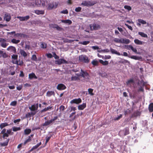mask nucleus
<instances>
[{
  "instance_id": "nucleus-1",
  "label": "nucleus",
  "mask_w": 153,
  "mask_h": 153,
  "mask_svg": "<svg viewBox=\"0 0 153 153\" xmlns=\"http://www.w3.org/2000/svg\"><path fill=\"white\" fill-rule=\"evenodd\" d=\"M79 60L81 62L88 63L89 62V59L88 57L85 55H82L79 56Z\"/></svg>"
},
{
  "instance_id": "nucleus-2",
  "label": "nucleus",
  "mask_w": 153,
  "mask_h": 153,
  "mask_svg": "<svg viewBox=\"0 0 153 153\" xmlns=\"http://www.w3.org/2000/svg\"><path fill=\"white\" fill-rule=\"evenodd\" d=\"M79 76L83 77L86 81H88L89 78V76L88 73L85 71H83L82 69L81 70V72L80 74H79Z\"/></svg>"
},
{
  "instance_id": "nucleus-3",
  "label": "nucleus",
  "mask_w": 153,
  "mask_h": 153,
  "mask_svg": "<svg viewBox=\"0 0 153 153\" xmlns=\"http://www.w3.org/2000/svg\"><path fill=\"white\" fill-rule=\"evenodd\" d=\"M96 3V2L95 1H84L82 3V4L84 6L88 7L92 6Z\"/></svg>"
},
{
  "instance_id": "nucleus-4",
  "label": "nucleus",
  "mask_w": 153,
  "mask_h": 153,
  "mask_svg": "<svg viewBox=\"0 0 153 153\" xmlns=\"http://www.w3.org/2000/svg\"><path fill=\"white\" fill-rule=\"evenodd\" d=\"M90 27L91 30H97L100 28V26L98 24L94 23L90 25Z\"/></svg>"
},
{
  "instance_id": "nucleus-5",
  "label": "nucleus",
  "mask_w": 153,
  "mask_h": 153,
  "mask_svg": "<svg viewBox=\"0 0 153 153\" xmlns=\"http://www.w3.org/2000/svg\"><path fill=\"white\" fill-rule=\"evenodd\" d=\"M57 119V117H54L53 118L51 119V120L45 121L43 124V126H47L50 124L52 123L55 120Z\"/></svg>"
},
{
  "instance_id": "nucleus-6",
  "label": "nucleus",
  "mask_w": 153,
  "mask_h": 153,
  "mask_svg": "<svg viewBox=\"0 0 153 153\" xmlns=\"http://www.w3.org/2000/svg\"><path fill=\"white\" fill-rule=\"evenodd\" d=\"M58 5V4L56 2H52L49 3L48 9L49 10H51L53 8H56Z\"/></svg>"
},
{
  "instance_id": "nucleus-7",
  "label": "nucleus",
  "mask_w": 153,
  "mask_h": 153,
  "mask_svg": "<svg viewBox=\"0 0 153 153\" xmlns=\"http://www.w3.org/2000/svg\"><path fill=\"white\" fill-rule=\"evenodd\" d=\"M7 41L5 39L0 38V42L1 46L4 48H5L8 45V44L6 42Z\"/></svg>"
},
{
  "instance_id": "nucleus-8",
  "label": "nucleus",
  "mask_w": 153,
  "mask_h": 153,
  "mask_svg": "<svg viewBox=\"0 0 153 153\" xmlns=\"http://www.w3.org/2000/svg\"><path fill=\"white\" fill-rule=\"evenodd\" d=\"M55 64L58 65H60L63 63L66 64L68 63L67 61L63 59H59L55 61Z\"/></svg>"
},
{
  "instance_id": "nucleus-9",
  "label": "nucleus",
  "mask_w": 153,
  "mask_h": 153,
  "mask_svg": "<svg viewBox=\"0 0 153 153\" xmlns=\"http://www.w3.org/2000/svg\"><path fill=\"white\" fill-rule=\"evenodd\" d=\"M82 102L81 99L80 98L78 99H75L72 100L70 101V103H75L76 104H79Z\"/></svg>"
},
{
  "instance_id": "nucleus-10",
  "label": "nucleus",
  "mask_w": 153,
  "mask_h": 153,
  "mask_svg": "<svg viewBox=\"0 0 153 153\" xmlns=\"http://www.w3.org/2000/svg\"><path fill=\"white\" fill-rule=\"evenodd\" d=\"M19 53H18L20 54L22 56H23L25 58L27 56V54L24 50L20 49L19 50Z\"/></svg>"
},
{
  "instance_id": "nucleus-11",
  "label": "nucleus",
  "mask_w": 153,
  "mask_h": 153,
  "mask_svg": "<svg viewBox=\"0 0 153 153\" xmlns=\"http://www.w3.org/2000/svg\"><path fill=\"white\" fill-rule=\"evenodd\" d=\"M38 108V104L33 105L29 107V109L31 111H35L37 110Z\"/></svg>"
},
{
  "instance_id": "nucleus-12",
  "label": "nucleus",
  "mask_w": 153,
  "mask_h": 153,
  "mask_svg": "<svg viewBox=\"0 0 153 153\" xmlns=\"http://www.w3.org/2000/svg\"><path fill=\"white\" fill-rule=\"evenodd\" d=\"M66 88V87L62 84H60L58 85L57 88L59 90H63Z\"/></svg>"
},
{
  "instance_id": "nucleus-13",
  "label": "nucleus",
  "mask_w": 153,
  "mask_h": 153,
  "mask_svg": "<svg viewBox=\"0 0 153 153\" xmlns=\"http://www.w3.org/2000/svg\"><path fill=\"white\" fill-rule=\"evenodd\" d=\"M11 17L9 13H6L5 14L4 16V19L7 22L9 21Z\"/></svg>"
},
{
  "instance_id": "nucleus-14",
  "label": "nucleus",
  "mask_w": 153,
  "mask_h": 153,
  "mask_svg": "<svg viewBox=\"0 0 153 153\" xmlns=\"http://www.w3.org/2000/svg\"><path fill=\"white\" fill-rule=\"evenodd\" d=\"M7 50L11 52H12L14 53L16 52V49L14 47L10 46L7 48Z\"/></svg>"
},
{
  "instance_id": "nucleus-15",
  "label": "nucleus",
  "mask_w": 153,
  "mask_h": 153,
  "mask_svg": "<svg viewBox=\"0 0 153 153\" xmlns=\"http://www.w3.org/2000/svg\"><path fill=\"white\" fill-rule=\"evenodd\" d=\"M17 18L19 19L20 21H26L29 19L30 16H27L24 17L17 16Z\"/></svg>"
},
{
  "instance_id": "nucleus-16",
  "label": "nucleus",
  "mask_w": 153,
  "mask_h": 153,
  "mask_svg": "<svg viewBox=\"0 0 153 153\" xmlns=\"http://www.w3.org/2000/svg\"><path fill=\"white\" fill-rule=\"evenodd\" d=\"M6 129L4 128L2 130L1 132V134H3L2 137L4 139L5 137H8V135L6 133Z\"/></svg>"
},
{
  "instance_id": "nucleus-17",
  "label": "nucleus",
  "mask_w": 153,
  "mask_h": 153,
  "mask_svg": "<svg viewBox=\"0 0 153 153\" xmlns=\"http://www.w3.org/2000/svg\"><path fill=\"white\" fill-rule=\"evenodd\" d=\"M86 107V104L85 103H83L82 104L79 105L78 107V108L79 110H82Z\"/></svg>"
},
{
  "instance_id": "nucleus-18",
  "label": "nucleus",
  "mask_w": 153,
  "mask_h": 153,
  "mask_svg": "<svg viewBox=\"0 0 153 153\" xmlns=\"http://www.w3.org/2000/svg\"><path fill=\"white\" fill-rule=\"evenodd\" d=\"M76 76H72L71 78V80L72 81H76L78 80L79 79V74H76Z\"/></svg>"
},
{
  "instance_id": "nucleus-19",
  "label": "nucleus",
  "mask_w": 153,
  "mask_h": 153,
  "mask_svg": "<svg viewBox=\"0 0 153 153\" xmlns=\"http://www.w3.org/2000/svg\"><path fill=\"white\" fill-rule=\"evenodd\" d=\"M129 57L136 60H140L142 59V57L141 56H129Z\"/></svg>"
},
{
  "instance_id": "nucleus-20",
  "label": "nucleus",
  "mask_w": 153,
  "mask_h": 153,
  "mask_svg": "<svg viewBox=\"0 0 153 153\" xmlns=\"http://www.w3.org/2000/svg\"><path fill=\"white\" fill-rule=\"evenodd\" d=\"M110 51L112 54H115L119 56L121 55V54L119 52H118L117 51L111 48H110Z\"/></svg>"
},
{
  "instance_id": "nucleus-21",
  "label": "nucleus",
  "mask_w": 153,
  "mask_h": 153,
  "mask_svg": "<svg viewBox=\"0 0 153 153\" xmlns=\"http://www.w3.org/2000/svg\"><path fill=\"white\" fill-rule=\"evenodd\" d=\"M130 40L127 39H121V43L128 44L129 43Z\"/></svg>"
},
{
  "instance_id": "nucleus-22",
  "label": "nucleus",
  "mask_w": 153,
  "mask_h": 153,
  "mask_svg": "<svg viewBox=\"0 0 153 153\" xmlns=\"http://www.w3.org/2000/svg\"><path fill=\"white\" fill-rule=\"evenodd\" d=\"M54 92L53 91H48L46 94V95L48 97H50L52 95H54Z\"/></svg>"
},
{
  "instance_id": "nucleus-23",
  "label": "nucleus",
  "mask_w": 153,
  "mask_h": 153,
  "mask_svg": "<svg viewBox=\"0 0 153 153\" xmlns=\"http://www.w3.org/2000/svg\"><path fill=\"white\" fill-rule=\"evenodd\" d=\"M34 12L38 15L43 14L44 13V11L42 10H34Z\"/></svg>"
},
{
  "instance_id": "nucleus-24",
  "label": "nucleus",
  "mask_w": 153,
  "mask_h": 153,
  "mask_svg": "<svg viewBox=\"0 0 153 153\" xmlns=\"http://www.w3.org/2000/svg\"><path fill=\"white\" fill-rule=\"evenodd\" d=\"M29 78L30 79H32L33 78L37 79V77L33 73H32L29 74Z\"/></svg>"
},
{
  "instance_id": "nucleus-25",
  "label": "nucleus",
  "mask_w": 153,
  "mask_h": 153,
  "mask_svg": "<svg viewBox=\"0 0 153 153\" xmlns=\"http://www.w3.org/2000/svg\"><path fill=\"white\" fill-rule=\"evenodd\" d=\"M135 43L137 45H142L143 44V42L138 39H135L134 40Z\"/></svg>"
},
{
  "instance_id": "nucleus-26",
  "label": "nucleus",
  "mask_w": 153,
  "mask_h": 153,
  "mask_svg": "<svg viewBox=\"0 0 153 153\" xmlns=\"http://www.w3.org/2000/svg\"><path fill=\"white\" fill-rule=\"evenodd\" d=\"M47 1L46 0H42L41 4H40L41 7H44L47 4Z\"/></svg>"
},
{
  "instance_id": "nucleus-27",
  "label": "nucleus",
  "mask_w": 153,
  "mask_h": 153,
  "mask_svg": "<svg viewBox=\"0 0 153 153\" xmlns=\"http://www.w3.org/2000/svg\"><path fill=\"white\" fill-rule=\"evenodd\" d=\"M61 22H62L66 24H68L69 25H70L72 23L71 21L69 19L66 20H61Z\"/></svg>"
},
{
  "instance_id": "nucleus-28",
  "label": "nucleus",
  "mask_w": 153,
  "mask_h": 153,
  "mask_svg": "<svg viewBox=\"0 0 153 153\" xmlns=\"http://www.w3.org/2000/svg\"><path fill=\"white\" fill-rule=\"evenodd\" d=\"M99 62L104 65H106L108 64V62L107 61H104L100 59L99 61Z\"/></svg>"
},
{
  "instance_id": "nucleus-29",
  "label": "nucleus",
  "mask_w": 153,
  "mask_h": 153,
  "mask_svg": "<svg viewBox=\"0 0 153 153\" xmlns=\"http://www.w3.org/2000/svg\"><path fill=\"white\" fill-rule=\"evenodd\" d=\"M134 83V81L133 79H131L128 80L127 82V84L128 85L130 86L131 84H133Z\"/></svg>"
},
{
  "instance_id": "nucleus-30",
  "label": "nucleus",
  "mask_w": 153,
  "mask_h": 153,
  "mask_svg": "<svg viewBox=\"0 0 153 153\" xmlns=\"http://www.w3.org/2000/svg\"><path fill=\"white\" fill-rule=\"evenodd\" d=\"M15 37L19 38H22L24 37V34L21 33H17L14 35Z\"/></svg>"
},
{
  "instance_id": "nucleus-31",
  "label": "nucleus",
  "mask_w": 153,
  "mask_h": 153,
  "mask_svg": "<svg viewBox=\"0 0 153 153\" xmlns=\"http://www.w3.org/2000/svg\"><path fill=\"white\" fill-rule=\"evenodd\" d=\"M138 34L142 37L146 38H147L148 37L147 35L146 34L142 32H139Z\"/></svg>"
},
{
  "instance_id": "nucleus-32",
  "label": "nucleus",
  "mask_w": 153,
  "mask_h": 153,
  "mask_svg": "<svg viewBox=\"0 0 153 153\" xmlns=\"http://www.w3.org/2000/svg\"><path fill=\"white\" fill-rule=\"evenodd\" d=\"M35 1H33L32 2H28L27 4L28 6H31L33 7H35Z\"/></svg>"
},
{
  "instance_id": "nucleus-33",
  "label": "nucleus",
  "mask_w": 153,
  "mask_h": 153,
  "mask_svg": "<svg viewBox=\"0 0 153 153\" xmlns=\"http://www.w3.org/2000/svg\"><path fill=\"white\" fill-rule=\"evenodd\" d=\"M8 125H9L7 123H2L0 125V128L1 129H2L3 128Z\"/></svg>"
},
{
  "instance_id": "nucleus-34",
  "label": "nucleus",
  "mask_w": 153,
  "mask_h": 153,
  "mask_svg": "<svg viewBox=\"0 0 153 153\" xmlns=\"http://www.w3.org/2000/svg\"><path fill=\"white\" fill-rule=\"evenodd\" d=\"M20 40H16V39H13L11 40V42L13 43L17 44L19 43Z\"/></svg>"
},
{
  "instance_id": "nucleus-35",
  "label": "nucleus",
  "mask_w": 153,
  "mask_h": 153,
  "mask_svg": "<svg viewBox=\"0 0 153 153\" xmlns=\"http://www.w3.org/2000/svg\"><path fill=\"white\" fill-rule=\"evenodd\" d=\"M31 131V130L30 129H26L24 131V133L25 134H28L30 133Z\"/></svg>"
},
{
  "instance_id": "nucleus-36",
  "label": "nucleus",
  "mask_w": 153,
  "mask_h": 153,
  "mask_svg": "<svg viewBox=\"0 0 153 153\" xmlns=\"http://www.w3.org/2000/svg\"><path fill=\"white\" fill-rule=\"evenodd\" d=\"M41 2V0H36L35 1V7H38L40 6V4L39 2Z\"/></svg>"
},
{
  "instance_id": "nucleus-37",
  "label": "nucleus",
  "mask_w": 153,
  "mask_h": 153,
  "mask_svg": "<svg viewBox=\"0 0 153 153\" xmlns=\"http://www.w3.org/2000/svg\"><path fill=\"white\" fill-rule=\"evenodd\" d=\"M149 109L150 112H152L153 111V103H151L149 105Z\"/></svg>"
},
{
  "instance_id": "nucleus-38",
  "label": "nucleus",
  "mask_w": 153,
  "mask_h": 153,
  "mask_svg": "<svg viewBox=\"0 0 153 153\" xmlns=\"http://www.w3.org/2000/svg\"><path fill=\"white\" fill-rule=\"evenodd\" d=\"M137 21L139 22L143 25L146 24L147 23L146 21L141 19H138Z\"/></svg>"
},
{
  "instance_id": "nucleus-39",
  "label": "nucleus",
  "mask_w": 153,
  "mask_h": 153,
  "mask_svg": "<svg viewBox=\"0 0 153 153\" xmlns=\"http://www.w3.org/2000/svg\"><path fill=\"white\" fill-rule=\"evenodd\" d=\"M9 140V139H7L6 141L4 143H1V145L2 146H7L8 144Z\"/></svg>"
},
{
  "instance_id": "nucleus-40",
  "label": "nucleus",
  "mask_w": 153,
  "mask_h": 153,
  "mask_svg": "<svg viewBox=\"0 0 153 153\" xmlns=\"http://www.w3.org/2000/svg\"><path fill=\"white\" fill-rule=\"evenodd\" d=\"M31 59L33 61H37V60L36 55L35 54L32 55L31 58Z\"/></svg>"
},
{
  "instance_id": "nucleus-41",
  "label": "nucleus",
  "mask_w": 153,
  "mask_h": 153,
  "mask_svg": "<svg viewBox=\"0 0 153 153\" xmlns=\"http://www.w3.org/2000/svg\"><path fill=\"white\" fill-rule=\"evenodd\" d=\"M90 43L89 41H84L83 42H79V44H81L84 45H86Z\"/></svg>"
},
{
  "instance_id": "nucleus-42",
  "label": "nucleus",
  "mask_w": 153,
  "mask_h": 153,
  "mask_svg": "<svg viewBox=\"0 0 153 153\" xmlns=\"http://www.w3.org/2000/svg\"><path fill=\"white\" fill-rule=\"evenodd\" d=\"M91 63L94 65L96 66L98 65V62L96 60H94L91 62Z\"/></svg>"
},
{
  "instance_id": "nucleus-43",
  "label": "nucleus",
  "mask_w": 153,
  "mask_h": 153,
  "mask_svg": "<svg viewBox=\"0 0 153 153\" xmlns=\"http://www.w3.org/2000/svg\"><path fill=\"white\" fill-rule=\"evenodd\" d=\"M113 41L117 43H121V39H119L118 38H115L113 39Z\"/></svg>"
},
{
  "instance_id": "nucleus-44",
  "label": "nucleus",
  "mask_w": 153,
  "mask_h": 153,
  "mask_svg": "<svg viewBox=\"0 0 153 153\" xmlns=\"http://www.w3.org/2000/svg\"><path fill=\"white\" fill-rule=\"evenodd\" d=\"M123 115L122 114H120L117 117H114V120H118L122 117Z\"/></svg>"
},
{
  "instance_id": "nucleus-45",
  "label": "nucleus",
  "mask_w": 153,
  "mask_h": 153,
  "mask_svg": "<svg viewBox=\"0 0 153 153\" xmlns=\"http://www.w3.org/2000/svg\"><path fill=\"white\" fill-rule=\"evenodd\" d=\"M31 141V139L30 136L28 137V138L27 139L24 143V144L25 145L27 143L30 142Z\"/></svg>"
},
{
  "instance_id": "nucleus-46",
  "label": "nucleus",
  "mask_w": 153,
  "mask_h": 153,
  "mask_svg": "<svg viewBox=\"0 0 153 153\" xmlns=\"http://www.w3.org/2000/svg\"><path fill=\"white\" fill-rule=\"evenodd\" d=\"M12 128L13 130L14 131H16L20 130V127H13Z\"/></svg>"
},
{
  "instance_id": "nucleus-47",
  "label": "nucleus",
  "mask_w": 153,
  "mask_h": 153,
  "mask_svg": "<svg viewBox=\"0 0 153 153\" xmlns=\"http://www.w3.org/2000/svg\"><path fill=\"white\" fill-rule=\"evenodd\" d=\"M119 62L122 63H127L129 64H130V62L128 60L126 59H123L122 61H120Z\"/></svg>"
},
{
  "instance_id": "nucleus-48",
  "label": "nucleus",
  "mask_w": 153,
  "mask_h": 153,
  "mask_svg": "<svg viewBox=\"0 0 153 153\" xmlns=\"http://www.w3.org/2000/svg\"><path fill=\"white\" fill-rule=\"evenodd\" d=\"M51 107H47L46 108H45L44 109H43L41 111V112H45V111H46L48 110H49L50 109H51Z\"/></svg>"
},
{
  "instance_id": "nucleus-49",
  "label": "nucleus",
  "mask_w": 153,
  "mask_h": 153,
  "mask_svg": "<svg viewBox=\"0 0 153 153\" xmlns=\"http://www.w3.org/2000/svg\"><path fill=\"white\" fill-rule=\"evenodd\" d=\"M1 55L2 57L3 58H6L8 56V55L5 52H4L3 51Z\"/></svg>"
},
{
  "instance_id": "nucleus-50",
  "label": "nucleus",
  "mask_w": 153,
  "mask_h": 153,
  "mask_svg": "<svg viewBox=\"0 0 153 153\" xmlns=\"http://www.w3.org/2000/svg\"><path fill=\"white\" fill-rule=\"evenodd\" d=\"M93 89L91 88H89L88 89V91L89 92V94H90L91 95H93L94 94L92 93L93 91Z\"/></svg>"
},
{
  "instance_id": "nucleus-51",
  "label": "nucleus",
  "mask_w": 153,
  "mask_h": 153,
  "mask_svg": "<svg viewBox=\"0 0 153 153\" xmlns=\"http://www.w3.org/2000/svg\"><path fill=\"white\" fill-rule=\"evenodd\" d=\"M47 47V44L45 43L42 42L41 44V47L42 48H46Z\"/></svg>"
},
{
  "instance_id": "nucleus-52",
  "label": "nucleus",
  "mask_w": 153,
  "mask_h": 153,
  "mask_svg": "<svg viewBox=\"0 0 153 153\" xmlns=\"http://www.w3.org/2000/svg\"><path fill=\"white\" fill-rule=\"evenodd\" d=\"M18 55L15 54H13L11 56L12 59L14 60H17L18 58Z\"/></svg>"
},
{
  "instance_id": "nucleus-53",
  "label": "nucleus",
  "mask_w": 153,
  "mask_h": 153,
  "mask_svg": "<svg viewBox=\"0 0 153 153\" xmlns=\"http://www.w3.org/2000/svg\"><path fill=\"white\" fill-rule=\"evenodd\" d=\"M38 145H37L36 144V145L33 146L30 149V151H33V150L35 149L38 148V147H39L38 146Z\"/></svg>"
},
{
  "instance_id": "nucleus-54",
  "label": "nucleus",
  "mask_w": 153,
  "mask_h": 153,
  "mask_svg": "<svg viewBox=\"0 0 153 153\" xmlns=\"http://www.w3.org/2000/svg\"><path fill=\"white\" fill-rule=\"evenodd\" d=\"M23 64V62L22 61H20V60H19V61H18V63L17 65H22Z\"/></svg>"
},
{
  "instance_id": "nucleus-55",
  "label": "nucleus",
  "mask_w": 153,
  "mask_h": 153,
  "mask_svg": "<svg viewBox=\"0 0 153 153\" xmlns=\"http://www.w3.org/2000/svg\"><path fill=\"white\" fill-rule=\"evenodd\" d=\"M60 13L65 14H67L68 13V10L66 9L61 11Z\"/></svg>"
},
{
  "instance_id": "nucleus-56",
  "label": "nucleus",
  "mask_w": 153,
  "mask_h": 153,
  "mask_svg": "<svg viewBox=\"0 0 153 153\" xmlns=\"http://www.w3.org/2000/svg\"><path fill=\"white\" fill-rule=\"evenodd\" d=\"M111 57L110 55H105L104 56V59H111Z\"/></svg>"
},
{
  "instance_id": "nucleus-57",
  "label": "nucleus",
  "mask_w": 153,
  "mask_h": 153,
  "mask_svg": "<svg viewBox=\"0 0 153 153\" xmlns=\"http://www.w3.org/2000/svg\"><path fill=\"white\" fill-rule=\"evenodd\" d=\"M124 7L125 9L128 10H131V7L129 6L125 5L124 6Z\"/></svg>"
},
{
  "instance_id": "nucleus-58",
  "label": "nucleus",
  "mask_w": 153,
  "mask_h": 153,
  "mask_svg": "<svg viewBox=\"0 0 153 153\" xmlns=\"http://www.w3.org/2000/svg\"><path fill=\"white\" fill-rule=\"evenodd\" d=\"M81 10V8L80 7H78L76 8L75 11L76 12H79Z\"/></svg>"
},
{
  "instance_id": "nucleus-59",
  "label": "nucleus",
  "mask_w": 153,
  "mask_h": 153,
  "mask_svg": "<svg viewBox=\"0 0 153 153\" xmlns=\"http://www.w3.org/2000/svg\"><path fill=\"white\" fill-rule=\"evenodd\" d=\"M125 25H126L128 28L130 30H133V28L132 27L130 26L128 24H126V23H125Z\"/></svg>"
},
{
  "instance_id": "nucleus-60",
  "label": "nucleus",
  "mask_w": 153,
  "mask_h": 153,
  "mask_svg": "<svg viewBox=\"0 0 153 153\" xmlns=\"http://www.w3.org/2000/svg\"><path fill=\"white\" fill-rule=\"evenodd\" d=\"M16 104V101H13L10 103V105L12 106H15Z\"/></svg>"
},
{
  "instance_id": "nucleus-61",
  "label": "nucleus",
  "mask_w": 153,
  "mask_h": 153,
  "mask_svg": "<svg viewBox=\"0 0 153 153\" xmlns=\"http://www.w3.org/2000/svg\"><path fill=\"white\" fill-rule=\"evenodd\" d=\"M91 48L94 50H98L99 49V47L98 46H93Z\"/></svg>"
},
{
  "instance_id": "nucleus-62",
  "label": "nucleus",
  "mask_w": 153,
  "mask_h": 153,
  "mask_svg": "<svg viewBox=\"0 0 153 153\" xmlns=\"http://www.w3.org/2000/svg\"><path fill=\"white\" fill-rule=\"evenodd\" d=\"M11 129L7 130L6 133L9 136V135L11 133Z\"/></svg>"
},
{
  "instance_id": "nucleus-63",
  "label": "nucleus",
  "mask_w": 153,
  "mask_h": 153,
  "mask_svg": "<svg viewBox=\"0 0 153 153\" xmlns=\"http://www.w3.org/2000/svg\"><path fill=\"white\" fill-rule=\"evenodd\" d=\"M129 134V131L127 129H126L125 130V133L124 134L125 135H126Z\"/></svg>"
},
{
  "instance_id": "nucleus-64",
  "label": "nucleus",
  "mask_w": 153,
  "mask_h": 153,
  "mask_svg": "<svg viewBox=\"0 0 153 153\" xmlns=\"http://www.w3.org/2000/svg\"><path fill=\"white\" fill-rule=\"evenodd\" d=\"M65 108V107L63 105H61L59 109L60 111H63Z\"/></svg>"
}]
</instances>
